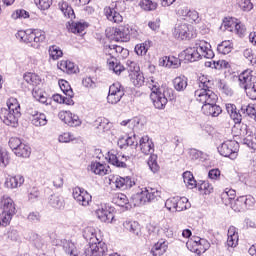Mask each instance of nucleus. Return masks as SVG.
Segmentation results:
<instances>
[{"mask_svg":"<svg viewBox=\"0 0 256 256\" xmlns=\"http://www.w3.org/2000/svg\"><path fill=\"white\" fill-rule=\"evenodd\" d=\"M107 253H109V249L105 242L88 244L84 250L85 256H107Z\"/></svg>","mask_w":256,"mask_h":256,"instance_id":"nucleus-9","label":"nucleus"},{"mask_svg":"<svg viewBox=\"0 0 256 256\" xmlns=\"http://www.w3.org/2000/svg\"><path fill=\"white\" fill-rule=\"evenodd\" d=\"M23 79L26 83H28V85H31L32 87H37V85H40L41 83V78L35 73H26L24 74Z\"/></svg>","mask_w":256,"mask_h":256,"instance_id":"nucleus-35","label":"nucleus"},{"mask_svg":"<svg viewBox=\"0 0 256 256\" xmlns=\"http://www.w3.org/2000/svg\"><path fill=\"white\" fill-rule=\"evenodd\" d=\"M123 227H125L127 231H129L133 235H136V237H141V225H139V222L125 221L123 223Z\"/></svg>","mask_w":256,"mask_h":256,"instance_id":"nucleus-27","label":"nucleus"},{"mask_svg":"<svg viewBox=\"0 0 256 256\" xmlns=\"http://www.w3.org/2000/svg\"><path fill=\"white\" fill-rule=\"evenodd\" d=\"M83 237L86 241H88V244L103 243V241H101V238L97 236V229L91 226H88L84 229Z\"/></svg>","mask_w":256,"mask_h":256,"instance_id":"nucleus-20","label":"nucleus"},{"mask_svg":"<svg viewBox=\"0 0 256 256\" xmlns=\"http://www.w3.org/2000/svg\"><path fill=\"white\" fill-rule=\"evenodd\" d=\"M150 99L155 107V109H165L168 99L163 90L158 92H151Z\"/></svg>","mask_w":256,"mask_h":256,"instance_id":"nucleus-17","label":"nucleus"},{"mask_svg":"<svg viewBox=\"0 0 256 256\" xmlns=\"http://www.w3.org/2000/svg\"><path fill=\"white\" fill-rule=\"evenodd\" d=\"M58 7L64 17H67V19H75V11L71 6H69V3L65 1L59 2Z\"/></svg>","mask_w":256,"mask_h":256,"instance_id":"nucleus-30","label":"nucleus"},{"mask_svg":"<svg viewBox=\"0 0 256 256\" xmlns=\"http://www.w3.org/2000/svg\"><path fill=\"white\" fill-rule=\"evenodd\" d=\"M109 183L115 189H131L135 185V182L129 176L125 178L121 176H110Z\"/></svg>","mask_w":256,"mask_h":256,"instance_id":"nucleus-12","label":"nucleus"},{"mask_svg":"<svg viewBox=\"0 0 256 256\" xmlns=\"http://www.w3.org/2000/svg\"><path fill=\"white\" fill-rule=\"evenodd\" d=\"M31 121L35 127H45L47 125V116L44 113L34 112Z\"/></svg>","mask_w":256,"mask_h":256,"instance_id":"nucleus-29","label":"nucleus"},{"mask_svg":"<svg viewBox=\"0 0 256 256\" xmlns=\"http://www.w3.org/2000/svg\"><path fill=\"white\" fill-rule=\"evenodd\" d=\"M186 247L191 251L192 253H196L197 255H201L203 251V245L202 244H197L193 242V240H188L186 242Z\"/></svg>","mask_w":256,"mask_h":256,"instance_id":"nucleus-50","label":"nucleus"},{"mask_svg":"<svg viewBox=\"0 0 256 256\" xmlns=\"http://www.w3.org/2000/svg\"><path fill=\"white\" fill-rule=\"evenodd\" d=\"M11 219H13V214L2 211L0 214V225H2V227H7V225L11 223Z\"/></svg>","mask_w":256,"mask_h":256,"instance_id":"nucleus-63","label":"nucleus"},{"mask_svg":"<svg viewBox=\"0 0 256 256\" xmlns=\"http://www.w3.org/2000/svg\"><path fill=\"white\" fill-rule=\"evenodd\" d=\"M34 3L41 11H47L53 5V0H34Z\"/></svg>","mask_w":256,"mask_h":256,"instance_id":"nucleus-58","label":"nucleus"},{"mask_svg":"<svg viewBox=\"0 0 256 256\" xmlns=\"http://www.w3.org/2000/svg\"><path fill=\"white\" fill-rule=\"evenodd\" d=\"M94 126L98 129L99 133H107V131L111 130L113 124L107 118L100 117L95 121Z\"/></svg>","mask_w":256,"mask_h":256,"instance_id":"nucleus-25","label":"nucleus"},{"mask_svg":"<svg viewBox=\"0 0 256 256\" xmlns=\"http://www.w3.org/2000/svg\"><path fill=\"white\" fill-rule=\"evenodd\" d=\"M125 95V88L121 83L116 82L109 87L107 101L110 105H117Z\"/></svg>","mask_w":256,"mask_h":256,"instance_id":"nucleus-8","label":"nucleus"},{"mask_svg":"<svg viewBox=\"0 0 256 256\" xmlns=\"http://www.w3.org/2000/svg\"><path fill=\"white\" fill-rule=\"evenodd\" d=\"M161 198V191L157 188H142L140 192L133 196L135 206L145 205V203H153Z\"/></svg>","mask_w":256,"mask_h":256,"instance_id":"nucleus-5","label":"nucleus"},{"mask_svg":"<svg viewBox=\"0 0 256 256\" xmlns=\"http://www.w3.org/2000/svg\"><path fill=\"white\" fill-rule=\"evenodd\" d=\"M147 85L152 93L163 91V89H161V85H159V82H157V80L153 77L148 78Z\"/></svg>","mask_w":256,"mask_h":256,"instance_id":"nucleus-54","label":"nucleus"},{"mask_svg":"<svg viewBox=\"0 0 256 256\" xmlns=\"http://www.w3.org/2000/svg\"><path fill=\"white\" fill-rule=\"evenodd\" d=\"M167 241L161 239L159 240L151 249L153 256H161L167 252Z\"/></svg>","mask_w":256,"mask_h":256,"instance_id":"nucleus-26","label":"nucleus"},{"mask_svg":"<svg viewBox=\"0 0 256 256\" xmlns=\"http://www.w3.org/2000/svg\"><path fill=\"white\" fill-rule=\"evenodd\" d=\"M130 81L133 83L135 87H142V85L145 83V76H143V73L136 72L134 74H129Z\"/></svg>","mask_w":256,"mask_h":256,"instance_id":"nucleus-40","label":"nucleus"},{"mask_svg":"<svg viewBox=\"0 0 256 256\" xmlns=\"http://www.w3.org/2000/svg\"><path fill=\"white\" fill-rule=\"evenodd\" d=\"M19 117H21L20 114L17 112H11L7 110V108H2L0 111L1 121L10 127H17V124L19 123Z\"/></svg>","mask_w":256,"mask_h":256,"instance_id":"nucleus-14","label":"nucleus"},{"mask_svg":"<svg viewBox=\"0 0 256 256\" xmlns=\"http://www.w3.org/2000/svg\"><path fill=\"white\" fill-rule=\"evenodd\" d=\"M126 65H127V71L129 72V75L139 73V71H141V68H139V65L137 64V62L133 60H127Z\"/></svg>","mask_w":256,"mask_h":256,"instance_id":"nucleus-57","label":"nucleus"},{"mask_svg":"<svg viewBox=\"0 0 256 256\" xmlns=\"http://www.w3.org/2000/svg\"><path fill=\"white\" fill-rule=\"evenodd\" d=\"M186 18L190 23H195V25L201 23V17H199V12H197V10H190Z\"/></svg>","mask_w":256,"mask_h":256,"instance_id":"nucleus-56","label":"nucleus"},{"mask_svg":"<svg viewBox=\"0 0 256 256\" xmlns=\"http://www.w3.org/2000/svg\"><path fill=\"white\" fill-rule=\"evenodd\" d=\"M72 197L78 203V205H81L82 207H89L93 197L87 190L81 188V187H75L73 188Z\"/></svg>","mask_w":256,"mask_h":256,"instance_id":"nucleus-11","label":"nucleus"},{"mask_svg":"<svg viewBox=\"0 0 256 256\" xmlns=\"http://www.w3.org/2000/svg\"><path fill=\"white\" fill-rule=\"evenodd\" d=\"M237 5L245 13H249L253 9V2L251 0H238Z\"/></svg>","mask_w":256,"mask_h":256,"instance_id":"nucleus-53","label":"nucleus"},{"mask_svg":"<svg viewBox=\"0 0 256 256\" xmlns=\"http://www.w3.org/2000/svg\"><path fill=\"white\" fill-rule=\"evenodd\" d=\"M112 203L118 205V207H125V205L129 204V198L123 193H117L113 196Z\"/></svg>","mask_w":256,"mask_h":256,"instance_id":"nucleus-39","label":"nucleus"},{"mask_svg":"<svg viewBox=\"0 0 256 256\" xmlns=\"http://www.w3.org/2000/svg\"><path fill=\"white\" fill-rule=\"evenodd\" d=\"M240 87L245 90L248 98L252 101H256V76L253 75V71L245 70L238 76Z\"/></svg>","mask_w":256,"mask_h":256,"instance_id":"nucleus-4","label":"nucleus"},{"mask_svg":"<svg viewBox=\"0 0 256 256\" xmlns=\"http://www.w3.org/2000/svg\"><path fill=\"white\" fill-rule=\"evenodd\" d=\"M25 183V178L21 175L8 176L5 181V187L8 189H17Z\"/></svg>","mask_w":256,"mask_h":256,"instance_id":"nucleus-21","label":"nucleus"},{"mask_svg":"<svg viewBox=\"0 0 256 256\" xmlns=\"http://www.w3.org/2000/svg\"><path fill=\"white\" fill-rule=\"evenodd\" d=\"M105 15L108 21L112 23H122L123 16L119 12H117L114 8H105Z\"/></svg>","mask_w":256,"mask_h":256,"instance_id":"nucleus-28","label":"nucleus"},{"mask_svg":"<svg viewBox=\"0 0 256 256\" xmlns=\"http://www.w3.org/2000/svg\"><path fill=\"white\" fill-rule=\"evenodd\" d=\"M194 97L198 103L202 104V113L208 117H219L222 109L217 105L219 97L213 91H195Z\"/></svg>","mask_w":256,"mask_h":256,"instance_id":"nucleus-1","label":"nucleus"},{"mask_svg":"<svg viewBox=\"0 0 256 256\" xmlns=\"http://www.w3.org/2000/svg\"><path fill=\"white\" fill-rule=\"evenodd\" d=\"M230 205L231 209H233V211H235L236 213H241L245 211V204L242 196L238 197L236 200H232L230 202Z\"/></svg>","mask_w":256,"mask_h":256,"instance_id":"nucleus-42","label":"nucleus"},{"mask_svg":"<svg viewBox=\"0 0 256 256\" xmlns=\"http://www.w3.org/2000/svg\"><path fill=\"white\" fill-rule=\"evenodd\" d=\"M134 144L137 145V136L133 134L132 136H128L127 138H119L118 145L123 149L125 145L127 147L133 146Z\"/></svg>","mask_w":256,"mask_h":256,"instance_id":"nucleus-43","label":"nucleus"},{"mask_svg":"<svg viewBox=\"0 0 256 256\" xmlns=\"http://www.w3.org/2000/svg\"><path fill=\"white\" fill-rule=\"evenodd\" d=\"M218 152L222 157L237 159L239 153V143L235 140H227L218 147Z\"/></svg>","mask_w":256,"mask_h":256,"instance_id":"nucleus-7","label":"nucleus"},{"mask_svg":"<svg viewBox=\"0 0 256 256\" xmlns=\"http://www.w3.org/2000/svg\"><path fill=\"white\" fill-rule=\"evenodd\" d=\"M165 207L168 211H177V197L168 198Z\"/></svg>","mask_w":256,"mask_h":256,"instance_id":"nucleus-64","label":"nucleus"},{"mask_svg":"<svg viewBox=\"0 0 256 256\" xmlns=\"http://www.w3.org/2000/svg\"><path fill=\"white\" fill-rule=\"evenodd\" d=\"M49 205L54 209H63V207H65V200L59 195H51Z\"/></svg>","mask_w":256,"mask_h":256,"instance_id":"nucleus-38","label":"nucleus"},{"mask_svg":"<svg viewBox=\"0 0 256 256\" xmlns=\"http://www.w3.org/2000/svg\"><path fill=\"white\" fill-rule=\"evenodd\" d=\"M187 77L185 76H178L173 80V87L176 91H185L187 89Z\"/></svg>","mask_w":256,"mask_h":256,"instance_id":"nucleus-33","label":"nucleus"},{"mask_svg":"<svg viewBox=\"0 0 256 256\" xmlns=\"http://www.w3.org/2000/svg\"><path fill=\"white\" fill-rule=\"evenodd\" d=\"M151 47V41L146 40L144 43L137 44L135 46V53L137 55H147L149 48Z\"/></svg>","mask_w":256,"mask_h":256,"instance_id":"nucleus-46","label":"nucleus"},{"mask_svg":"<svg viewBox=\"0 0 256 256\" xmlns=\"http://www.w3.org/2000/svg\"><path fill=\"white\" fill-rule=\"evenodd\" d=\"M217 51L221 55H229L233 51V43L229 40H225L222 43L218 44Z\"/></svg>","mask_w":256,"mask_h":256,"instance_id":"nucleus-36","label":"nucleus"},{"mask_svg":"<svg viewBox=\"0 0 256 256\" xmlns=\"http://www.w3.org/2000/svg\"><path fill=\"white\" fill-rule=\"evenodd\" d=\"M199 89L196 91H213L211 87H213V81L209 79V77L202 75L198 78Z\"/></svg>","mask_w":256,"mask_h":256,"instance_id":"nucleus-31","label":"nucleus"},{"mask_svg":"<svg viewBox=\"0 0 256 256\" xmlns=\"http://www.w3.org/2000/svg\"><path fill=\"white\" fill-rule=\"evenodd\" d=\"M173 35L176 39H181L182 41L189 39V35H191L189 24L181 22L177 23L173 29Z\"/></svg>","mask_w":256,"mask_h":256,"instance_id":"nucleus-18","label":"nucleus"},{"mask_svg":"<svg viewBox=\"0 0 256 256\" xmlns=\"http://www.w3.org/2000/svg\"><path fill=\"white\" fill-rule=\"evenodd\" d=\"M1 208H2V212L8 213L10 215H15L16 213L15 202H13V199H11L8 196H4L2 198Z\"/></svg>","mask_w":256,"mask_h":256,"instance_id":"nucleus-24","label":"nucleus"},{"mask_svg":"<svg viewBox=\"0 0 256 256\" xmlns=\"http://www.w3.org/2000/svg\"><path fill=\"white\" fill-rule=\"evenodd\" d=\"M7 108L6 111H10L12 113H18V115H21V105H19V101H17V98H9L7 100Z\"/></svg>","mask_w":256,"mask_h":256,"instance_id":"nucleus-34","label":"nucleus"},{"mask_svg":"<svg viewBox=\"0 0 256 256\" xmlns=\"http://www.w3.org/2000/svg\"><path fill=\"white\" fill-rule=\"evenodd\" d=\"M15 36L18 41L26 43V45L30 44L34 49H39L41 43H45V39H47L45 31L39 29L19 30Z\"/></svg>","mask_w":256,"mask_h":256,"instance_id":"nucleus-3","label":"nucleus"},{"mask_svg":"<svg viewBox=\"0 0 256 256\" xmlns=\"http://www.w3.org/2000/svg\"><path fill=\"white\" fill-rule=\"evenodd\" d=\"M11 19H29V12L24 9H18L11 14Z\"/></svg>","mask_w":256,"mask_h":256,"instance_id":"nucleus-60","label":"nucleus"},{"mask_svg":"<svg viewBox=\"0 0 256 256\" xmlns=\"http://www.w3.org/2000/svg\"><path fill=\"white\" fill-rule=\"evenodd\" d=\"M148 166L152 173H157L159 171V164L157 163V155L151 154L148 159Z\"/></svg>","mask_w":256,"mask_h":256,"instance_id":"nucleus-55","label":"nucleus"},{"mask_svg":"<svg viewBox=\"0 0 256 256\" xmlns=\"http://www.w3.org/2000/svg\"><path fill=\"white\" fill-rule=\"evenodd\" d=\"M181 67V59L175 56H168V69H179Z\"/></svg>","mask_w":256,"mask_h":256,"instance_id":"nucleus-61","label":"nucleus"},{"mask_svg":"<svg viewBox=\"0 0 256 256\" xmlns=\"http://www.w3.org/2000/svg\"><path fill=\"white\" fill-rule=\"evenodd\" d=\"M87 27H89V24L87 22L80 21V22H72L69 25L68 29L71 33H74V34L78 33L79 35H81V33H83L85 29H87Z\"/></svg>","mask_w":256,"mask_h":256,"instance_id":"nucleus-32","label":"nucleus"},{"mask_svg":"<svg viewBox=\"0 0 256 256\" xmlns=\"http://www.w3.org/2000/svg\"><path fill=\"white\" fill-rule=\"evenodd\" d=\"M49 55L51 59L57 61V59L63 57V50H61V48H59L57 45H52L49 47Z\"/></svg>","mask_w":256,"mask_h":256,"instance_id":"nucleus-51","label":"nucleus"},{"mask_svg":"<svg viewBox=\"0 0 256 256\" xmlns=\"http://www.w3.org/2000/svg\"><path fill=\"white\" fill-rule=\"evenodd\" d=\"M59 87L64 95H67V97H73V89L71 88L69 82H67L66 80H60Z\"/></svg>","mask_w":256,"mask_h":256,"instance_id":"nucleus-52","label":"nucleus"},{"mask_svg":"<svg viewBox=\"0 0 256 256\" xmlns=\"http://www.w3.org/2000/svg\"><path fill=\"white\" fill-rule=\"evenodd\" d=\"M183 179L188 189H195V187H197V181L195 180L193 173H191L190 171H186L183 173Z\"/></svg>","mask_w":256,"mask_h":256,"instance_id":"nucleus-37","label":"nucleus"},{"mask_svg":"<svg viewBox=\"0 0 256 256\" xmlns=\"http://www.w3.org/2000/svg\"><path fill=\"white\" fill-rule=\"evenodd\" d=\"M242 201H244V209H251V207L255 206V198L251 195L242 196Z\"/></svg>","mask_w":256,"mask_h":256,"instance_id":"nucleus-62","label":"nucleus"},{"mask_svg":"<svg viewBox=\"0 0 256 256\" xmlns=\"http://www.w3.org/2000/svg\"><path fill=\"white\" fill-rule=\"evenodd\" d=\"M113 39L120 43H128V41L131 40L129 26H119L115 28L113 31Z\"/></svg>","mask_w":256,"mask_h":256,"instance_id":"nucleus-15","label":"nucleus"},{"mask_svg":"<svg viewBox=\"0 0 256 256\" xmlns=\"http://www.w3.org/2000/svg\"><path fill=\"white\" fill-rule=\"evenodd\" d=\"M190 207L189 199L186 197H176V211H185V209H189Z\"/></svg>","mask_w":256,"mask_h":256,"instance_id":"nucleus-47","label":"nucleus"},{"mask_svg":"<svg viewBox=\"0 0 256 256\" xmlns=\"http://www.w3.org/2000/svg\"><path fill=\"white\" fill-rule=\"evenodd\" d=\"M139 7H141L143 11H156L159 4H157V2H153L152 0H141L139 2Z\"/></svg>","mask_w":256,"mask_h":256,"instance_id":"nucleus-45","label":"nucleus"},{"mask_svg":"<svg viewBox=\"0 0 256 256\" xmlns=\"http://www.w3.org/2000/svg\"><path fill=\"white\" fill-rule=\"evenodd\" d=\"M63 250L67 255H72L75 256L77 253V248L75 247V243L69 241V240H64L62 243Z\"/></svg>","mask_w":256,"mask_h":256,"instance_id":"nucleus-48","label":"nucleus"},{"mask_svg":"<svg viewBox=\"0 0 256 256\" xmlns=\"http://www.w3.org/2000/svg\"><path fill=\"white\" fill-rule=\"evenodd\" d=\"M198 191L201 195H211L213 193V184L208 181H202L198 184Z\"/></svg>","mask_w":256,"mask_h":256,"instance_id":"nucleus-41","label":"nucleus"},{"mask_svg":"<svg viewBox=\"0 0 256 256\" xmlns=\"http://www.w3.org/2000/svg\"><path fill=\"white\" fill-rule=\"evenodd\" d=\"M58 69L63 71V73H67L68 75H73V73H77L78 68L75 66V63L69 60H61L57 64Z\"/></svg>","mask_w":256,"mask_h":256,"instance_id":"nucleus-23","label":"nucleus"},{"mask_svg":"<svg viewBox=\"0 0 256 256\" xmlns=\"http://www.w3.org/2000/svg\"><path fill=\"white\" fill-rule=\"evenodd\" d=\"M243 55L250 65H256V56L251 48L245 49Z\"/></svg>","mask_w":256,"mask_h":256,"instance_id":"nucleus-59","label":"nucleus"},{"mask_svg":"<svg viewBox=\"0 0 256 256\" xmlns=\"http://www.w3.org/2000/svg\"><path fill=\"white\" fill-rule=\"evenodd\" d=\"M14 153L17 157L27 158L31 155V147H29V145H27L25 143H22V145L20 147H18L14 151Z\"/></svg>","mask_w":256,"mask_h":256,"instance_id":"nucleus-44","label":"nucleus"},{"mask_svg":"<svg viewBox=\"0 0 256 256\" xmlns=\"http://www.w3.org/2000/svg\"><path fill=\"white\" fill-rule=\"evenodd\" d=\"M88 171H91V173H94L95 175H100L101 177H103L107 175V173H109V166L95 161V162H91V164L88 166Z\"/></svg>","mask_w":256,"mask_h":256,"instance_id":"nucleus-22","label":"nucleus"},{"mask_svg":"<svg viewBox=\"0 0 256 256\" xmlns=\"http://www.w3.org/2000/svg\"><path fill=\"white\" fill-rule=\"evenodd\" d=\"M121 127H125L128 131H133L139 125V118L126 119L120 122Z\"/></svg>","mask_w":256,"mask_h":256,"instance_id":"nucleus-49","label":"nucleus"},{"mask_svg":"<svg viewBox=\"0 0 256 256\" xmlns=\"http://www.w3.org/2000/svg\"><path fill=\"white\" fill-rule=\"evenodd\" d=\"M72 197L78 203V205H81L82 207H89L93 197L87 190L81 188V187H75L73 188Z\"/></svg>","mask_w":256,"mask_h":256,"instance_id":"nucleus-10","label":"nucleus"},{"mask_svg":"<svg viewBox=\"0 0 256 256\" xmlns=\"http://www.w3.org/2000/svg\"><path fill=\"white\" fill-rule=\"evenodd\" d=\"M95 213L103 223H113V219H115V215L106 204H101Z\"/></svg>","mask_w":256,"mask_h":256,"instance_id":"nucleus-16","label":"nucleus"},{"mask_svg":"<svg viewBox=\"0 0 256 256\" xmlns=\"http://www.w3.org/2000/svg\"><path fill=\"white\" fill-rule=\"evenodd\" d=\"M214 57L215 53L211 49V44L204 40L198 41L195 47L184 50V59L190 63H195L199 59H213Z\"/></svg>","mask_w":256,"mask_h":256,"instance_id":"nucleus-2","label":"nucleus"},{"mask_svg":"<svg viewBox=\"0 0 256 256\" xmlns=\"http://www.w3.org/2000/svg\"><path fill=\"white\" fill-rule=\"evenodd\" d=\"M104 53L106 55V59H107V66L110 69V71H113V73H115V75H121V73H123V71H125V67H123V65H121V63H119L117 61V54L115 51V44L112 45H106L104 47Z\"/></svg>","mask_w":256,"mask_h":256,"instance_id":"nucleus-6","label":"nucleus"},{"mask_svg":"<svg viewBox=\"0 0 256 256\" xmlns=\"http://www.w3.org/2000/svg\"><path fill=\"white\" fill-rule=\"evenodd\" d=\"M140 151L144 155H153L155 152V144H153V140L149 138V136H143L139 141Z\"/></svg>","mask_w":256,"mask_h":256,"instance_id":"nucleus-19","label":"nucleus"},{"mask_svg":"<svg viewBox=\"0 0 256 256\" xmlns=\"http://www.w3.org/2000/svg\"><path fill=\"white\" fill-rule=\"evenodd\" d=\"M107 159L110 165H114V167H121L125 169L127 167V162H129V159H131V157L125 155L121 156L116 150H110L108 152Z\"/></svg>","mask_w":256,"mask_h":256,"instance_id":"nucleus-13","label":"nucleus"}]
</instances>
